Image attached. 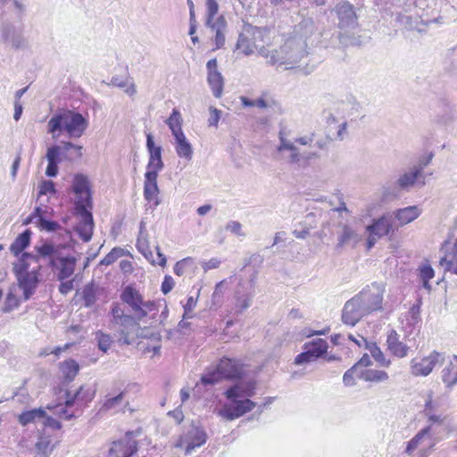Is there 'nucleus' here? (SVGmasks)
<instances>
[{
    "instance_id": "1",
    "label": "nucleus",
    "mask_w": 457,
    "mask_h": 457,
    "mask_svg": "<svg viewBox=\"0 0 457 457\" xmlns=\"http://www.w3.org/2000/svg\"><path fill=\"white\" fill-rule=\"evenodd\" d=\"M63 247L62 245L44 241L34 246L37 256L31 257V260L35 263H38L40 260H47L48 266L55 274L57 280H65L73 275L77 260L71 255L62 256L61 249Z\"/></svg>"
},
{
    "instance_id": "2",
    "label": "nucleus",
    "mask_w": 457,
    "mask_h": 457,
    "mask_svg": "<svg viewBox=\"0 0 457 457\" xmlns=\"http://www.w3.org/2000/svg\"><path fill=\"white\" fill-rule=\"evenodd\" d=\"M88 120L79 112L64 110L54 114L47 123V132L54 138L65 131L71 138H79L88 128Z\"/></svg>"
},
{
    "instance_id": "3",
    "label": "nucleus",
    "mask_w": 457,
    "mask_h": 457,
    "mask_svg": "<svg viewBox=\"0 0 457 457\" xmlns=\"http://www.w3.org/2000/svg\"><path fill=\"white\" fill-rule=\"evenodd\" d=\"M224 395L229 403L224 404L218 413L227 420H234L251 411L256 406L254 402L246 398L240 381L229 386L224 392Z\"/></svg>"
},
{
    "instance_id": "4",
    "label": "nucleus",
    "mask_w": 457,
    "mask_h": 457,
    "mask_svg": "<svg viewBox=\"0 0 457 457\" xmlns=\"http://www.w3.org/2000/svg\"><path fill=\"white\" fill-rule=\"evenodd\" d=\"M36 256L37 253L35 254L24 253L13 266V272L17 278L20 288L23 291L25 300H29L34 295L40 282L39 272L41 265L39 262L37 263V267H34L32 270H29L30 262H33L31 257Z\"/></svg>"
},
{
    "instance_id": "5",
    "label": "nucleus",
    "mask_w": 457,
    "mask_h": 457,
    "mask_svg": "<svg viewBox=\"0 0 457 457\" xmlns=\"http://www.w3.org/2000/svg\"><path fill=\"white\" fill-rule=\"evenodd\" d=\"M307 43L303 40H296L295 37H287L284 44L272 51L269 64L270 65H290L292 68L307 54Z\"/></svg>"
},
{
    "instance_id": "6",
    "label": "nucleus",
    "mask_w": 457,
    "mask_h": 457,
    "mask_svg": "<svg viewBox=\"0 0 457 457\" xmlns=\"http://www.w3.org/2000/svg\"><path fill=\"white\" fill-rule=\"evenodd\" d=\"M244 374V365L236 359L223 357L215 369L208 370L201 377L203 385H215L221 379L240 378Z\"/></svg>"
},
{
    "instance_id": "7",
    "label": "nucleus",
    "mask_w": 457,
    "mask_h": 457,
    "mask_svg": "<svg viewBox=\"0 0 457 457\" xmlns=\"http://www.w3.org/2000/svg\"><path fill=\"white\" fill-rule=\"evenodd\" d=\"M279 144L277 146V152L281 154V159L295 169H303L309 165L312 159L319 158L315 152L301 153L299 148L294 143L285 137L282 132L278 135Z\"/></svg>"
},
{
    "instance_id": "8",
    "label": "nucleus",
    "mask_w": 457,
    "mask_h": 457,
    "mask_svg": "<svg viewBox=\"0 0 457 457\" xmlns=\"http://www.w3.org/2000/svg\"><path fill=\"white\" fill-rule=\"evenodd\" d=\"M346 106L347 104L344 103L337 104L333 108L324 112V116L326 118L329 131L333 129H337V133L334 137H331L328 134L326 137L317 140L315 146H317L319 149H327L329 143L333 140L342 141L345 139V136L347 135V122L345 120L340 122V118L337 116L345 111Z\"/></svg>"
},
{
    "instance_id": "9",
    "label": "nucleus",
    "mask_w": 457,
    "mask_h": 457,
    "mask_svg": "<svg viewBox=\"0 0 457 457\" xmlns=\"http://www.w3.org/2000/svg\"><path fill=\"white\" fill-rule=\"evenodd\" d=\"M248 272L247 279L241 278L235 291V310L239 313L250 307L254 295L258 270L251 269Z\"/></svg>"
},
{
    "instance_id": "10",
    "label": "nucleus",
    "mask_w": 457,
    "mask_h": 457,
    "mask_svg": "<svg viewBox=\"0 0 457 457\" xmlns=\"http://www.w3.org/2000/svg\"><path fill=\"white\" fill-rule=\"evenodd\" d=\"M120 297L131 308L137 320H142L148 312L156 311V304L152 301H144L140 293L132 287H125Z\"/></svg>"
},
{
    "instance_id": "11",
    "label": "nucleus",
    "mask_w": 457,
    "mask_h": 457,
    "mask_svg": "<svg viewBox=\"0 0 457 457\" xmlns=\"http://www.w3.org/2000/svg\"><path fill=\"white\" fill-rule=\"evenodd\" d=\"M384 292L385 287L383 284L375 282L370 286H367L354 296L359 298L360 303L368 314H370L382 308Z\"/></svg>"
},
{
    "instance_id": "12",
    "label": "nucleus",
    "mask_w": 457,
    "mask_h": 457,
    "mask_svg": "<svg viewBox=\"0 0 457 457\" xmlns=\"http://www.w3.org/2000/svg\"><path fill=\"white\" fill-rule=\"evenodd\" d=\"M445 361V353L437 351H432L428 356L421 359L414 358L410 362L411 375L415 377H427L438 364Z\"/></svg>"
},
{
    "instance_id": "13",
    "label": "nucleus",
    "mask_w": 457,
    "mask_h": 457,
    "mask_svg": "<svg viewBox=\"0 0 457 457\" xmlns=\"http://www.w3.org/2000/svg\"><path fill=\"white\" fill-rule=\"evenodd\" d=\"M71 187L76 195L75 209L92 208V194L87 177L80 173L76 174Z\"/></svg>"
},
{
    "instance_id": "14",
    "label": "nucleus",
    "mask_w": 457,
    "mask_h": 457,
    "mask_svg": "<svg viewBox=\"0 0 457 457\" xmlns=\"http://www.w3.org/2000/svg\"><path fill=\"white\" fill-rule=\"evenodd\" d=\"M140 431H128L124 438L112 443L108 457H131L137 451V442L135 439Z\"/></svg>"
},
{
    "instance_id": "15",
    "label": "nucleus",
    "mask_w": 457,
    "mask_h": 457,
    "mask_svg": "<svg viewBox=\"0 0 457 457\" xmlns=\"http://www.w3.org/2000/svg\"><path fill=\"white\" fill-rule=\"evenodd\" d=\"M368 312L355 296L348 300L342 310L341 320L345 325L354 327Z\"/></svg>"
},
{
    "instance_id": "16",
    "label": "nucleus",
    "mask_w": 457,
    "mask_h": 457,
    "mask_svg": "<svg viewBox=\"0 0 457 457\" xmlns=\"http://www.w3.org/2000/svg\"><path fill=\"white\" fill-rule=\"evenodd\" d=\"M263 31L260 28H250L245 32L240 33L236 45V48L240 50L245 55H250L257 49L256 39L262 37Z\"/></svg>"
},
{
    "instance_id": "17",
    "label": "nucleus",
    "mask_w": 457,
    "mask_h": 457,
    "mask_svg": "<svg viewBox=\"0 0 457 457\" xmlns=\"http://www.w3.org/2000/svg\"><path fill=\"white\" fill-rule=\"evenodd\" d=\"M338 18V26L341 29H353L358 25L354 7L348 2H340L335 7Z\"/></svg>"
},
{
    "instance_id": "18",
    "label": "nucleus",
    "mask_w": 457,
    "mask_h": 457,
    "mask_svg": "<svg viewBox=\"0 0 457 457\" xmlns=\"http://www.w3.org/2000/svg\"><path fill=\"white\" fill-rule=\"evenodd\" d=\"M146 148L149 153V161L146 165V172L158 173L163 169L164 163L162 159V147L156 146L152 134L146 135Z\"/></svg>"
},
{
    "instance_id": "19",
    "label": "nucleus",
    "mask_w": 457,
    "mask_h": 457,
    "mask_svg": "<svg viewBox=\"0 0 457 457\" xmlns=\"http://www.w3.org/2000/svg\"><path fill=\"white\" fill-rule=\"evenodd\" d=\"M1 40L10 45L14 49L25 46V39L22 37V29L12 23H4L1 27Z\"/></svg>"
},
{
    "instance_id": "20",
    "label": "nucleus",
    "mask_w": 457,
    "mask_h": 457,
    "mask_svg": "<svg viewBox=\"0 0 457 457\" xmlns=\"http://www.w3.org/2000/svg\"><path fill=\"white\" fill-rule=\"evenodd\" d=\"M89 208L76 209L77 213L80 216V220L75 228V231L79 237L84 241L88 242L92 238L94 229V220Z\"/></svg>"
},
{
    "instance_id": "21",
    "label": "nucleus",
    "mask_w": 457,
    "mask_h": 457,
    "mask_svg": "<svg viewBox=\"0 0 457 457\" xmlns=\"http://www.w3.org/2000/svg\"><path fill=\"white\" fill-rule=\"evenodd\" d=\"M218 62L215 58L207 62L206 69L208 71L207 81L216 98H220L223 92L224 79L221 73L218 71Z\"/></svg>"
},
{
    "instance_id": "22",
    "label": "nucleus",
    "mask_w": 457,
    "mask_h": 457,
    "mask_svg": "<svg viewBox=\"0 0 457 457\" xmlns=\"http://www.w3.org/2000/svg\"><path fill=\"white\" fill-rule=\"evenodd\" d=\"M417 182L421 186L426 184L424 175L420 173V168L413 166L398 178L395 187L400 190L409 191Z\"/></svg>"
},
{
    "instance_id": "23",
    "label": "nucleus",
    "mask_w": 457,
    "mask_h": 457,
    "mask_svg": "<svg viewBox=\"0 0 457 457\" xmlns=\"http://www.w3.org/2000/svg\"><path fill=\"white\" fill-rule=\"evenodd\" d=\"M157 178L158 175H156V173H145L144 197L147 202H153L154 207H157L161 204V199L159 198L160 189L157 184Z\"/></svg>"
},
{
    "instance_id": "24",
    "label": "nucleus",
    "mask_w": 457,
    "mask_h": 457,
    "mask_svg": "<svg viewBox=\"0 0 457 457\" xmlns=\"http://www.w3.org/2000/svg\"><path fill=\"white\" fill-rule=\"evenodd\" d=\"M337 231V247H344L348 245H356L361 241L358 231L347 223L340 222Z\"/></svg>"
},
{
    "instance_id": "25",
    "label": "nucleus",
    "mask_w": 457,
    "mask_h": 457,
    "mask_svg": "<svg viewBox=\"0 0 457 457\" xmlns=\"http://www.w3.org/2000/svg\"><path fill=\"white\" fill-rule=\"evenodd\" d=\"M387 351L397 358H404L408 355L410 347L400 341V336L395 329H391L386 337Z\"/></svg>"
},
{
    "instance_id": "26",
    "label": "nucleus",
    "mask_w": 457,
    "mask_h": 457,
    "mask_svg": "<svg viewBox=\"0 0 457 457\" xmlns=\"http://www.w3.org/2000/svg\"><path fill=\"white\" fill-rule=\"evenodd\" d=\"M139 320H137L135 315H124L120 318V320L116 322V324H119L122 327L120 329V340H122L124 344H131L130 335L137 331L139 328Z\"/></svg>"
},
{
    "instance_id": "27",
    "label": "nucleus",
    "mask_w": 457,
    "mask_h": 457,
    "mask_svg": "<svg viewBox=\"0 0 457 457\" xmlns=\"http://www.w3.org/2000/svg\"><path fill=\"white\" fill-rule=\"evenodd\" d=\"M129 404L128 400L126 399V392L121 391L117 395H111L108 394L105 396V400L104 401L100 411H124V409Z\"/></svg>"
},
{
    "instance_id": "28",
    "label": "nucleus",
    "mask_w": 457,
    "mask_h": 457,
    "mask_svg": "<svg viewBox=\"0 0 457 457\" xmlns=\"http://www.w3.org/2000/svg\"><path fill=\"white\" fill-rule=\"evenodd\" d=\"M441 379L445 388L451 390L457 385V355L441 371Z\"/></svg>"
},
{
    "instance_id": "29",
    "label": "nucleus",
    "mask_w": 457,
    "mask_h": 457,
    "mask_svg": "<svg viewBox=\"0 0 457 457\" xmlns=\"http://www.w3.org/2000/svg\"><path fill=\"white\" fill-rule=\"evenodd\" d=\"M315 30L314 21L310 18L303 19L295 27L291 37H295L296 40H303L308 44Z\"/></svg>"
},
{
    "instance_id": "30",
    "label": "nucleus",
    "mask_w": 457,
    "mask_h": 457,
    "mask_svg": "<svg viewBox=\"0 0 457 457\" xmlns=\"http://www.w3.org/2000/svg\"><path fill=\"white\" fill-rule=\"evenodd\" d=\"M175 150L179 157L190 162L193 158V146L187 140L184 133L174 136Z\"/></svg>"
},
{
    "instance_id": "31",
    "label": "nucleus",
    "mask_w": 457,
    "mask_h": 457,
    "mask_svg": "<svg viewBox=\"0 0 457 457\" xmlns=\"http://www.w3.org/2000/svg\"><path fill=\"white\" fill-rule=\"evenodd\" d=\"M421 209L418 205H411L398 209L395 212V217L400 225H406L416 220L421 214Z\"/></svg>"
},
{
    "instance_id": "32",
    "label": "nucleus",
    "mask_w": 457,
    "mask_h": 457,
    "mask_svg": "<svg viewBox=\"0 0 457 457\" xmlns=\"http://www.w3.org/2000/svg\"><path fill=\"white\" fill-rule=\"evenodd\" d=\"M60 145L62 148L63 160L73 162L75 160L80 159L83 155L82 145H75L70 141H61Z\"/></svg>"
},
{
    "instance_id": "33",
    "label": "nucleus",
    "mask_w": 457,
    "mask_h": 457,
    "mask_svg": "<svg viewBox=\"0 0 457 457\" xmlns=\"http://www.w3.org/2000/svg\"><path fill=\"white\" fill-rule=\"evenodd\" d=\"M439 263L446 271L457 275V238L454 245L441 258Z\"/></svg>"
},
{
    "instance_id": "34",
    "label": "nucleus",
    "mask_w": 457,
    "mask_h": 457,
    "mask_svg": "<svg viewBox=\"0 0 457 457\" xmlns=\"http://www.w3.org/2000/svg\"><path fill=\"white\" fill-rule=\"evenodd\" d=\"M94 397V392L90 389H85L81 386L74 394L66 392V406H72L76 402H88Z\"/></svg>"
},
{
    "instance_id": "35",
    "label": "nucleus",
    "mask_w": 457,
    "mask_h": 457,
    "mask_svg": "<svg viewBox=\"0 0 457 457\" xmlns=\"http://www.w3.org/2000/svg\"><path fill=\"white\" fill-rule=\"evenodd\" d=\"M46 418V411L43 408L32 409L21 412L18 416V420L22 426L43 420Z\"/></svg>"
},
{
    "instance_id": "36",
    "label": "nucleus",
    "mask_w": 457,
    "mask_h": 457,
    "mask_svg": "<svg viewBox=\"0 0 457 457\" xmlns=\"http://www.w3.org/2000/svg\"><path fill=\"white\" fill-rule=\"evenodd\" d=\"M392 225L389 220L382 217L376 220L373 224L367 227V230L377 237L386 236L391 230Z\"/></svg>"
},
{
    "instance_id": "37",
    "label": "nucleus",
    "mask_w": 457,
    "mask_h": 457,
    "mask_svg": "<svg viewBox=\"0 0 457 457\" xmlns=\"http://www.w3.org/2000/svg\"><path fill=\"white\" fill-rule=\"evenodd\" d=\"M30 237L31 232L29 229H26L21 234H20L14 242L11 245V252L16 256H19L21 253L22 254L23 250L29 245Z\"/></svg>"
},
{
    "instance_id": "38",
    "label": "nucleus",
    "mask_w": 457,
    "mask_h": 457,
    "mask_svg": "<svg viewBox=\"0 0 457 457\" xmlns=\"http://www.w3.org/2000/svg\"><path fill=\"white\" fill-rule=\"evenodd\" d=\"M430 428H424L418 432L415 436L408 442L405 453L411 455L414 450L422 444L426 439L433 440L434 438L429 436Z\"/></svg>"
},
{
    "instance_id": "39",
    "label": "nucleus",
    "mask_w": 457,
    "mask_h": 457,
    "mask_svg": "<svg viewBox=\"0 0 457 457\" xmlns=\"http://www.w3.org/2000/svg\"><path fill=\"white\" fill-rule=\"evenodd\" d=\"M361 339L363 341L365 348L369 350L371 356L375 359L377 362H378L381 366L384 367H388L390 365L391 361L385 357L383 352L380 350V348L377 345L376 343L368 342L364 337H361Z\"/></svg>"
},
{
    "instance_id": "40",
    "label": "nucleus",
    "mask_w": 457,
    "mask_h": 457,
    "mask_svg": "<svg viewBox=\"0 0 457 457\" xmlns=\"http://www.w3.org/2000/svg\"><path fill=\"white\" fill-rule=\"evenodd\" d=\"M303 348L307 349L310 354L317 360L326 353L328 350V343L324 339L318 338L310 343H306Z\"/></svg>"
},
{
    "instance_id": "41",
    "label": "nucleus",
    "mask_w": 457,
    "mask_h": 457,
    "mask_svg": "<svg viewBox=\"0 0 457 457\" xmlns=\"http://www.w3.org/2000/svg\"><path fill=\"white\" fill-rule=\"evenodd\" d=\"M358 378L365 381L383 382L388 379V374L384 370H361Z\"/></svg>"
},
{
    "instance_id": "42",
    "label": "nucleus",
    "mask_w": 457,
    "mask_h": 457,
    "mask_svg": "<svg viewBox=\"0 0 457 457\" xmlns=\"http://www.w3.org/2000/svg\"><path fill=\"white\" fill-rule=\"evenodd\" d=\"M427 418L428 425L425 428H430L429 436L433 438L436 435V427L444 424L445 417L441 413L427 412L422 413Z\"/></svg>"
},
{
    "instance_id": "43",
    "label": "nucleus",
    "mask_w": 457,
    "mask_h": 457,
    "mask_svg": "<svg viewBox=\"0 0 457 457\" xmlns=\"http://www.w3.org/2000/svg\"><path fill=\"white\" fill-rule=\"evenodd\" d=\"M60 370L66 380L72 381L79 370V365L74 360H68L61 363Z\"/></svg>"
},
{
    "instance_id": "44",
    "label": "nucleus",
    "mask_w": 457,
    "mask_h": 457,
    "mask_svg": "<svg viewBox=\"0 0 457 457\" xmlns=\"http://www.w3.org/2000/svg\"><path fill=\"white\" fill-rule=\"evenodd\" d=\"M167 125L171 130L172 136H178L179 133H184L182 130V118L181 114L177 109H173L170 116L166 120Z\"/></svg>"
},
{
    "instance_id": "45",
    "label": "nucleus",
    "mask_w": 457,
    "mask_h": 457,
    "mask_svg": "<svg viewBox=\"0 0 457 457\" xmlns=\"http://www.w3.org/2000/svg\"><path fill=\"white\" fill-rule=\"evenodd\" d=\"M99 287L95 284L90 283L84 287L82 291V298L86 307H91L97 299Z\"/></svg>"
},
{
    "instance_id": "46",
    "label": "nucleus",
    "mask_w": 457,
    "mask_h": 457,
    "mask_svg": "<svg viewBox=\"0 0 457 457\" xmlns=\"http://www.w3.org/2000/svg\"><path fill=\"white\" fill-rule=\"evenodd\" d=\"M206 442V434L204 430L195 428L193 431V437L186 446V452L191 453L195 447L203 445Z\"/></svg>"
},
{
    "instance_id": "47",
    "label": "nucleus",
    "mask_w": 457,
    "mask_h": 457,
    "mask_svg": "<svg viewBox=\"0 0 457 457\" xmlns=\"http://www.w3.org/2000/svg\"><path fill=\"white\" fill-rule=\"evenodd\" d=\"M137 248L148 261L152 262L153 263L155 262L154 254L149 247L148 234L138 235L137 240Z\"/></svg>"
},
{
    "instance_id": "48",
    "label": "nucleus",
    "mask_w": 457,
    "mask_h": 457,
    "mask_svg": "<svg viewBox=\"0 0 457 457\" xmlns=\"http://www.w3.org/2000/svg\"><path fill=\"white\" fill-rule=\"evenodd\" d=\"M205 25L210 28L212 32L227 31V21L223 15L212 19L211 22L206 20Z\"/></svg>"
},
{
    "instance_id": "49",
    "label": "nucleus",
    "mask_w": 457,
    "mask_h": 457,
    "mask_svg": "<svg viewBox=\"0 0 457 457\" xmlns=\"http://www.w3.org/2000/svg\"><path fill=\"white\" fill-rule=\"evenodd\" d=\"M124 250L120 247H114L104 259L100 262L101 265L109 266L115 262L119 258L124 255Z\"/></svg>"
},
{
    "instance_id": "50",
    "label": "nucleus",
    "mask_w": 457,
    "mask_h": 457,
    "mask_svg": "<svg viewBox=\"0 0 457 457\" xmlns=\"http://www.w3.org/2000/svg\"><path fill=\"white\" fill-rule=\"evenodd\" d=\"M406 320L408 324L412 327L420 322V303L413 304L410 308Z\"/></svg>"
},
{
    "instance_id": "51",
    "label": "nucleus",
    "mask_w": 457,
    "mask_h": 457,
    "mask_svg": "<svg viewBox=\"0 0 457 457\" xmlns=\"http://www.w3.org/2000/svg\"><path fill=\"white\" fill-rule=\"evenodd\" d=\"M46 158L47 162H61L62 158V152L60 145H54L47 148Z\"/></svg>"
},
{
    "instance_id": "52",
    "label": "nucleus",
    "mask_w": 457,
    "mask_h": 457,
    "mask_svg": "<svg viewBox=\"0 0 457 457\" xmlns=\"http://www.w3.org/2000/svg\"><path fill=\"white\" fill-rule=\"evenodd\" d=\"M438 403L434 399V392L429 390L427 392L424 401L422 413L436 412Z\"/></svg>"
},
{
    "instance_id": "53",
    "label": "nucleus",
    "mask_w": 457,
    "mask_h": 457,
    "mask_svg": "<svg viewBox=\"0 0 457 457\" xmlns=\"http://www.w3.org/2000/svg\"><path fill=\"white\" fill-rule=\"evenodd\" d=\"M435 275L433 268L429 264H424L420 267V278L423 282V287L426 288H429L430 286L428 284L429 279H431Z\"/></svg>"
},
{
    "instance_id": "54",
    "label": "nucleus",
    "mask_w": 457,
    "mask_h": 457,
    "mask_svg": "<svg viewBox=\"0 0 457 457\" xmlns=\"http://www.w3.org/2000/svg\"><path fill=\"white\" fill-rule=\"evenodd\" d=\"M358 370V364H354L351 369L346 370L343 376V382L345 386H351L355 384V377L358 378V374H360Z\"/></svg>"
},
{
    "instance_id": "55",
    "label": "nucleus",
    "mask_w": 457,
    "mask_h": 457,
    "mask_svg": "<svg viewBox=\"0 0 457 457\" xmlns=\"http://www.w3.org/2000/svg\"><path fill=\"white\" fill-rule=\"evenodd\" d=\"M36 223L42 230H46L47 232H54L61 228L58 222L48 220L44 217H39V220H37Z\"/></svg>"
},
{
    "instance_id": "56",
    "label": "nucleus",
    "mask_w": 457,
    "mask_h": 457,
    "mask_svg": "<svg viewBox=\"0 0 457 457\" xmlns=\"http://www.w3.org/2000/svg\"><path fill=\"white\" fill-rule=\"evenodd\" d=\"M96 338L98 342V348L104 353H106L112 342L111 337L107 334L98 331L96 335Z\"/></svg>"
},
{
    "instance_id": "57",
    "label": "nucleus",
    "mask_w": 457,
    "mask_h": 457,
    "mask_svg": "<svg viewBox=\"0 0 457 457\" xmlns=\"http://www.w3.org/2000/svg\"><path fill=\"white\" fill-rule=\"evenodd\" d=\"M71 406H66V403L64 405L58 404L54 407V414H56L60 419L70 420L75 418V414L73 411L69 410Z\"/></svg>"
},
{
    "instance_id": "58",
    "label": "nucleus",
    "mask_w": 457,
    "mask_h": 457,
    "mask_svg": "<svg viewBox=\"0 0 457 457\" xmlns=\"http://www.w3.org/2000/svg\"><path fill=\"white\" fill-rule=\"evenodd\" d=\"M219 12V4L217 0H206V20L211 22V20L215 18Z\"/></svg>"
},
{
    "instance_id": "59",
    "label": "nucleus",
    "mask_w": 457,
    "mask_h": 457,
    "mask_svg": "<svg viewBox=\"0 0 457 457\" xmlns=\"http://www.w3.org/2000/svg\"><path fill=\"white\" fill-rule=\"evenodd\" d=\"M246 398L254 395L256 389V382L254 380L240 381Z\"/></svg>"
},
{
    "instance_id": "60",
    "label": "nucleus",
    "mask_w": 457,
    "mask_h": 457,
    "mask_svg": "<svg viewBox=\"0 0 457 457\" xmlns=\"http://www.w3.org/2000/svg\"><path fill=\"white\" fill-rule=\"evenodd\" d=\"M316 361L312 355L310 354L309 351L307 349H304L303 353L298 354L295 359V364L296 365H302L303 363L312 362Z\"/></svg>"
},
{
    "instance_id": "61",
    "label": "nucleus",
    "mask_w": 457,
    "mask_h": 457,
    "mask_svg": "<svg viewBox=\"0 0 457 457\" xmlns=\"http://www.w3.org/2000/svg\"><path fill=\"white\" fill-rule=\"evenodd\" d=\"M210 117L208 119V125L210 127H218L219 120L220 119V111L211 106L210 107Z\"/></svg>"
},
{
    "instance_id": "62",
    "label": "nucleus",
    "mask_w": 457,
    "mask_h": 457,
    "mask_svg": "<svg viewBox=\"0 0 457 457\" xmlns=\"http://www.w3.org/2000/svg\"><path fill=\"white\" fill-rule=\"evenodd\" d=\"M55 193L54 183L52 180H45L39 186V195H47V194Z\"/></svg>"
},
{
    "instance_id": "63",
    "label": "nucleus",
    "mask_w": 457,
    "mask_h": 457,
    "mask_svg": "<svg viewBox=\"0 0 457 457\" xmlns=\"http://www.w3.org/2000/svg\"><path fill=\"white\" fill-rule=\"evenodd\" d=\"M196 305V300L193 296L187 298V303L184 305V319L192 318V312Z\"/></svg>"
},
{
    "instance_id": "64",
    "label": "nucleus",
    "mask_w": 457,
    "mask_h": 457,
    "mask_svg": "<svg viewBox=\"0 0 457 457\" xmlns=\"http://www.w3.org/2000/svg\"><path fill=\"white\" fill-rule=\"evenodd\" d=\"M60 282H61V284L59 285V292L62 295H65L73 290V288H74V280L73 279L68 280V278H67V279L60 281Z\"/></svg>"
}]
</instances>
